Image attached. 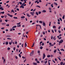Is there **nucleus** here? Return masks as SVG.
Segmentation results:
<instances>
[{"label": "nucleus", "mask_w": 65, "mask_h": 65, "mask_svg": "<svg viewBox=\"0 0 65 65\" xmlns=\"http://www.w3.org/2000/svg\"><path fill=\"white\" fill-rule=\"evenodd\" d=\"M43 26H45V23L44 22H43Z\"/></svg>", "instance_id": "5"}, {"label": "nucleus", "mask_w": 65, "mask_h": 65, "mask_svg": "<svg viewBox=\"0 0 65 65\" xmlns=\"http://www.w3.org/2000/svg\"><path fill=\"white\" fill-rule=\"evenodd\" d=\"M4 13H5L4 11H3V12H1L0 13V14H1V13H2V14H4Z\"/></svg>", "instance_id": "12"}, {"label": "nucleus", "mask_w": 65, "mask_h": 65, "mask_svg": "<svg viewBox=\"0 0 65 65\" xmlns=\"http://www.w3.org/2000/svg\"><path fill=\"white\" fill-rule=\"evenodd\" d=\"M30 13H31V14H32V13L33 14V13H35L34 12H30Z\"/></svg>", "instance_id": "42"}, {"label": "nucleus", "mask_w": 65, "mask_h": 65, "mask_svg": "<svg viewBox=\"0 0 65 65\" xmlns=\"http://www.w3.org/2000/svg\"><path fill=\"white\" fill-rule=\"evenodd\" d=\"M43 35H44V34H45V32H43Z\"/></svg>", "instance_id": "62"}, {"label": "nucleus", "mask_w": 65, "mask_h": 65, "mask_svg": "<svg viewBox=\"0 0 65 65\" xmlns=\"http://www.w3.org/2000/svg\"><path fill=\"white\" fill-rule=\"evenodd\" d=\"M4 16H2L1 17V18H4Z\"/></svg>", "instance_id": "56"}, {"label": "nucleus", "mask_w": 65, "mask_h": 65, "mask_svg": "<svg viewBox=\"0 0 65 65\" xmlns=\"http://www.w3.org/2000/svg\"><path fill=\"white\" fill-rule=\"evenodd\" d=\"M37 53H40V51H37Z\"/></svg>", "instance_id": "46"}, {"label": "nucleus", "mask_w": 65, "mask_h": 65, "mask_svg": "<svg viewBox=\"0 0 65 65\" xmlns=\"http://www.w3.org/2000/svg\"><path fill=\"white\" fill-rule=\"evenodd\" d=\"M38 1H39V0H37L35 1V3H37V4H39V2H38Z\"/></svg>", "instance_id": "4"}, {"label": "nucleus", "mask_w": 65, "mask_h": 65, "mask_svg": "<svg viewBox=\"0 0 65 65\" xmlns=\"http://www.w3.org/2000/svg\"><path fill=\"white\" fill-rule=\"evenodd\" d=\"M61 38H62L61 37H60L58 38V39H61Z\"/></svg>", "instance_id": "52"}, {"label": "nucleus", "mask_w": 65, "mask_h": 65, "mask_svg": "<svg viewBox=\"0 0 65 65\" xmlns=\"http://www.w3.org/2000/svg\"><path fill=\"white\" fill-rule=\"evenodd\" d=\"M57 58L58 59H59V60H60V61H61V59H60V58H59V57H58Z\"/></svg>", "instance_id": "38"}, {"label": "nucleus", "mask_w": 65, "mask_h": 65, "mask_svg": "<svg viewBox=\"0 0 65 65\" xmlns=\"http://www.w3.org/2000/svg\"><path fill=\"white\" fill-rule=\"evenodd\" d=\"M42 12H46V10H43L42 11Z\"/></svg>", "instance_id": "6"}, {"label": "nucleus", "mask_w": 65, "mask_h": 65, "mask_svg": "<svg viewBox=\"0 0 65 65\" xmlns=\"http://www.w3.org/2000/svg\"><path fill=\"white\" fill-rule=\"evenodd\" d=\"M3 62H4V63H5V59H4V60Z\"/></svg>", "instance_id": "57"}, {"label": "nucleus", "mask_w": 65, "mask_h": 65, "mask_svg": "<svg viewBox=\"0 0 65 65\" xmlns=\"http://www.w3.org/2000/svg\"><path fill=\"white\" fill-rule=\"evenodd\" d=\"M46 51H48V48H46Z\"/></svg>", "instance_id": "54"}, {"label": "nucleus", "mask_w": 65, "mask_h": 65, "mask_svg": "<svg viewBox=\"0 0 65 65\" xmlns=\"http://www.w3.org/2000/svg\"><path fill=\"white\" fill-rule=\"evenodd\" d=\"M63 62H61L60 63V65H62L63 64Z\"/></svg>", "instance_id": "20"}, {"label": "nucleus", "mask_w": 65, "mask_h": 65, "mask_svg": "<svg viewBox=\"0 0 65 65\" xmlns=\"http://www.w3.org/2000/svg\"><path fill=\"white\" fill-rule=\"evenodd\" d=\"M47 60L45 61V64H46V63H47Z\"/></svg>", "instance_id": "31"}, {"label": "nucleus", "mask_w": 65, "mask_h": 65, "mask_svg": "<svg viewBox=\"0 0 65 65\" xmlns=\"http://www.w3.org/2000/svg\"><path fill=\"white\" fill-rule=\"evenodd\" d=\"M33 64L34 65H37V63H36L33 62Z\"/></svg>", "instance_id": "10"}, {"label": "nucleus", "mask_w": 65, "mask_h": 65, "mask_svg": "<svg viewBox=\"0 0 65 65\" xmlns=\"http://www.w3.org/2000/svg\"><path fill=\"white\" fill-rule=\"evenodd\" d=\"M9 2V1H8L6 2V3H8Z\"/></svg>", "instance_id": "64"}, {"label": "nucleus", "mask_w": 65, "mask_h": 65, "mask_svg": "<svg viewBox=\"0 0 65 65\" xmlns=\"http://www.w3.org/2000/svg\"><path fill=\"white\" fill-rule=\"evenodd\" d=\"M62 19H63V20H64V19H65V15H63L62 16Z\"/></svg>", "instance_id": "9"}, {"label": "nucleus", "mask_w": 65, "mask_h": 65, "mask_svg": "<svg viewBox=\"0 0 65 65\" xmlns=\"http://www.w3.org/2000/svg\"><path fill=\"white\" fill-rule=\"evenodd\" d=\"M6 31H8V29H6Z\"/></svg>", "instance_id": "55"}, {"label": "nucleus", "mask_w": 65, "mask_h": 65, "mask_svg": "<svg viewBox=\"0 0 65 65\" xmlns=\"http://www.w3.org/2000/svg\"><path fill=\"white\" fill-rule=\"evenodd\" d=\"M16 10H17V11H19L20 10H19V8H17V9H16Z\"/></svg>", "instance_id": "35"}, {"label": "nucleus", "mask_w": 65, "mask_h": 65, "mask_svg": "<svg viewBox=\"0 0 65 65\" xmlns=\"http://www.w3.org/2000/svg\"><path fill=\"white\" fill-rule=\"evenodd\" d=\"M58 29H61V26H59L58 28Z\"/></svg>", "instance_id": "49"}, {"label": "nucleus", "mask_w": 65, "mask_h": 65, "mask_svg": "<svg viewBox=\"0 0 65 65\" xmlns=\"http://www.w3.org/2000/svg\"><path fill=\"white\" fill-rule=\"evenodd\" d=\"M54 5H57L58 4L56 3H54Z\"/></svg>", "instance_id": "14"}, {"label": "nucleus", "mask_w": 65, "mask_h": 65, "mask_svg": "<svg viewBox=\"0 0 65 65\" xmlns=\"http://www.w3.org/2000/svg\"><path fill=\"white\" fill-rule=\"evenodd\" d=\"M56 51H57V50H54V53H55L56 52Z\"/></svg>", "instance_id": "28"}, {"label": "nucleus", "mask_w": 65, "mask_h": 65, "mask_svg": "<svg viewBox=\"0 0 65 65\" xmlns=\"http://www.w3.org/2000/svg\"><path fill=\"white\" fill-rule=\"evenodd\" d=\"M17 27V26H14L12 28V29H13V28H16Z\"/></svg>", "instance_id": "21"}, {"label": "nucleus", "mask_w": 65, "mask_h": 65, "mask_svg": "<svg viewBox=\"0 0 65 65\" xmlns=\"http://www.w3.org/2000/svg\"><path fill=\"white\" fill-rule=\"evenodd\" d=\"M50 57H51V55H48L47 56V57H48V58H49Z\"/></svg>", "instance_id": "40"}, {"label": "nucleus", "mask_w": 65, "mask_h": 65, "mask_svg": "<svg viewBox=\"0 0 65 65\" xmlns=\"http://www.w3.org/2000/svg\"><path fill=\"white\" fill-rule=\"evenodd\" d=\"M7 39H9V40H11V39L10 38H7Z\"/></svg>", "instance_id": "37"}, {"label": "nucleus", "mask_w": 65, "mask_h": 65, "mask_svg": "<svg viewBox=\"0 0 65 65\" xmlns=\"http://www.w3.org/2000/svg\"><path fill=\"white\" fill-rule=\"evenodd\" d=\"M40 48L41 50H42V48H43V47H42V46H41Z\"/></svg>", "instance_id": "13"}, {"label": "nucleus", "mask_w": 65, "mask_h": 65, "mask_svg": "<svg viewBox=\"0 0 65 65\" xmlns=\"http://www.w3.org/2000/svg\"><path fill=\"white\" fill-rule=\"evenodd\" d=\"M61 51H65V50L63 49H61L60 50Z\"/></svg>", "instance_id": "22"}, {"label": "nucleus", "mask_w": 65, "mask_h": 65, "mask_svg": "<svg viewBox=\"0 0 65 65\" xmlns=\"http://www.w3.org/2000/svg\"><path fill=\"white\" fill-rule=\"evenodd\" d=\"M51 31H52V32L53 33H54V30H53V29H52V30H51Z\"/></svg>", "instance_id": "41"}, {"label": "nucleus", "mask_w": 65, "mask_h": 65, "mask_svg": "<svg viewBox=\"0 0 65 65\" xmlns=\"http://www.w3.org/2000/svg\"><path fill=\"white\" fill-rule=\"evenodd\" d=\"M53 29H55V28H56V26H53Z\"/></svg>", "instance_id": "7"}, {"label": "nucleus", "mask_w": 65, "mask_h": 65, "mask_svg": "<svg viewBox=\"0 0 65 65\" xmlns=\"http://www.w3.org/2000/svg\"><path fill=\"white\" fill-rule=\"evenodd\" d=\"M19 3L20 4V5H21V4H22V2H19Z\"/></svg>", "instance_id": "29"}, {"label": "nucleus", "mask_w": 65, "mask_h": 65, "mask_svg": "<svg viewBox=\"0 0 65 65\" xmlns=\"http://www.w3.org/2000/svg\"><path fill=\"white\" fill-rule=\"evenodd\" d=\"M52 61H53V62H54V63H55L56 62H55V61H54V60H52Z\"/></svg>", "instance_id": "34"}, {"label": "nucleus", "mask_w": 65, "mask_h": 65, "mask_svg": "<svg viewBox=\"0 0 65 65\" xmlns=\"http://www.w3.org/2000/svg\"><path fill=\"white\" fill-rule=\"evenodd\" d=\"M21 25H17V27H21Z\"/></svg>", "instance_id": "27"}, {"label": "nucleus", "mask_w": 65, "mask_h": 65, "mask_svg": "<svg viewBox=\"0 0 65 65\" xmlns=\"http://www.w3.org/2000/svg\"><path fill=\"white\" fill-rule=\"evenodd\" d=\"M5 28L4 27H3L2 28H1V29H4Z\"/></svg>", "instance_id": "61"}, {"label": "nucleus", "mask_w": 65, "mask_h": 65, "mask_svg": "<svg viewBox=\"0 0 65 65\" xmlns=\"http://www.w3.org/2000/svg\"><path fill=\"white\" fill-rule=\"evenodd\" d=\"M5 44L6 45H7L8 44V42H6Z\"/></svg>", "instance_id": "15"}, {"label": "nucleus", "mask_w": 65, "mask_h": 65, "mask_svg": "<svg viewBox=\"0 0 65 65\" xmlns=\"http://www.w3.org/2000/svg\"><path fill=\"white\" fill-rule=\"evenodd\" d=\"M25 18V16H22L21 17V18Z\"/></svg>", "instance_id": "23"}, {"label": "nucleus", "mask_w": 65, "mask_h": 65, "mask_svg": "<svg viewBox=\"0 0 65 65\" xmlns=\"http://www.w3.org/2000/svg\"><path fill=\"white\" fill-rule=\"evenodd\" d=\"M36 14L37 15H38V12H36Z\"/></svg>", "instance_id": "17"}, {"label": "nucleus", "mask_w": 65, "mask_h": 65, "mask_svg": "<svg viewBox=\"0 0 65 65\" xmlns=\"http://www.w3.org/2000/svg\"><path fill=\"white\" fill-rule=\"evenodd\" d=\"M10 47H8L7 48V50H8V51L10 50Z\"/></svg>", "instance_id": "24"}, {"label": "nucleus", "mask_w": 65, "mask_h": 65, "mask_svg": "<svg viewBox=\"0 0 65 65\" xmlns=\"http://www.w3.org/2000/svg\"><path fill=\"white\" fill-rule=\"evenodd\" d=\"M6 26H9V24H7L6 25Z\"/></svg>", "instance_id": "51"}, {"label": "nucleus", "mask_w": 65, "mask_h": 65, "mask_svg": "<svg viewBox=\"0 0 65 65\" xmlns=\"http://www.w3.org/2000/svg\"><path fill=\"white\" fill-rule=\"evenodd\" d=\"M37 6V7H39V8H40V6Z\"/></svg>", "instance_id": "53"}, {"label": "nucleus", "mask_w": 65, "mask_h": 65, "mask_svg": "<svg viewBox=\"0 0 65 65\" xmlns=\"http://www.w3.org/2000/svg\"><path fill=\"white\" fill-rule=\"evenodd\" d=\"M29 32H26V34H28Z\"/></svg>", "instance_id": "60"}, {"label": "nucleus", "mask_w": 65, "mask_h": 65, "mask_svg": "<svg viewBox=\"0 0 65 65\" xmlns=\"http://www.w3.org/2000/svg\"><path fill=\"white\" fill-rule=\"evenodd\" d=\"M13 50L14 51H15V47H13Z\"/></svg>", "instance_id": "48"}, {"label": "nucleus", "mask_w": 65, "mask_h": 65, "mask_svg": "<svg viewBox=\"0 0 65 65\" xmlns=\"http://www.w3.org/2000/svg\"><path fill=\"white\" fill-rule=\"evenodd\" d=\"M54 46V45H53V44L51 45H50V46Z\"/></svg>", "instance_id": "47"}, {"label": "nucleus", "mask_w": 65, "mask_h": 65, "mask_svg": "<svg viewBox=\"0 0 65 65\" xmlns=\"http://www.w3.org/2000/svg\"><path fill=\"white\" fill-rule=\"evenodd\" d=\"M63 42V40L61 39L60 40V41L59 42V43H62Z\"/></svg>", "instance_id": "1"}, {"label": "nucleus", "mask_w": 65, "mask_h": 65, "mask_svg": "<svg viewBox=\"0 0 65 65\" xmlns=\"http://www.w3.org/2000/svg\"><path fill=\"white\" fill-rule=\"evenodd\" d=\"M9 17H11V18H12V17H13V15H9Z\"/></svg>", "instance_id": "26"}, {"label": "nucleus", "mask_w": 65, "mask_h": 65, "mask_svg": "<svg viewBox=\"0 0 65 65\" xmlns=\"http://www.w3.org/2000/svg\"><path fill=\"white\" fill-rule=\"evenodd\" d=\"M34 54V51H32L31 52V53L30 54V56H33V55Z\"/></svg>", "instance_id": "2"}, {"label": "nucleus", "mask_w": 65, "mask_h": 65, "mask_svg": "<svg viewBox=\"0 0 65 65\" xmlns=\"http://www.w3.org/2000/svg\"><path fill=\"white\" fill-rule=\"evenodd\" d=\"M53 39H54V40H55L56 39V38H55V36H54L53 37Z\"/></svg>", "instance_id": "16"}, {"label": "nucleus", "mask_w": 65, "mask_h": 65, "mask_svg": "<svg viewBox=\"0 0 65 65\" xmlns=\"http://www.w3.org/2000/svg\"><path fill=\"white\" fill-rule=\"evenodd\" d=\"M58 31L59 33H61V31H60V30H58Z\"/></svg>", "instance_id": "44"}, {"label": "nucleus", "mask_w": 65, "mask_h": 65, "mask_svg": "<svg viewBox=\"0 0 65 65\" xmlns=\"http://www.w3.org/2000/svg\"><path fill=\"white\" fill-rule=\"evenodd\" d=\"M48 65H50V62H48Z\"/></svg>", "instance_id": "58"}, {"label": "nucleus", "mask_w": 65, "mask_h": 65, "mask_svg": "<svg viewBox=\"0 0 65 65\" xmlns=\"http://www.w3.org/2000/svg\"><path fill=\"white\" fill-rule=\"evenodd\" d=\"M19 56L20 57H21V54H19Z\"/></svg>", "instance_id": "50"}, {"label": "nucleus", "mask_w": 65, "mask_h": 65, "mask_svg": "<svg viewBox=\"0 0 65 65\" xmlns=\"http://www.w3.org/2000/svg\"><path fill=\"white\" fill-rule=\"evenodd\" d=\"M51 22H50L49 23V26H51Z\"/></svg>", "instance_id": "36"}, {"label": "nucleus", "mask_w": 65, "mask_h": 65, "mask_svg": "<svg viewBox=\"0 0 65 65\" xmlns=\"http://www.w3.org/2000/svg\"><path fill=\"white\" fill-rule=\"evenodd\" d=\"M21 6L22 7L24 6V4H22Z\"/></svg>", "instance_id": "59"}, {"label": "nucleus", "mask_w": 65, "mask_h": 65, "mask_svg": "<svg viewBox=\"0 0 65 65\" xmlns=\"http://www.w3.org/2000/svg\"><path fill=\"white\" fill-rule=\"evenodd\" d=\"M11 12H13V13H14V10H13L12 9L11 10Z\"/></svg>", "instance_id": "19"}, {"label": "nucleus", "mask_w": 65, "mask_h": 65, "mask_svg": "<svg viewBox=\"0 0 65 65\" xmlns=\"http://www.w3.org/2000/svg\"><path fill=\"white\" fill-rule=\"evenodd\" d=\"M13 19H18V18L17 17H14Z\"/></svg>", "instance_id": "30"}, {"label": "nucleus", "mask_w": 65, "mask_h": 65, "mask_svg": "<svg viewBox=\"0 0 65 65\" xmlns=\"http://www.w3.org/2000/svg\"><path fill=\"white\" fill-rule=\"evenodd\" d=\"M21 24V22H19V23H17V25H20Z\"/></svg>", "instance_id": "39"}, {"label": "nucleus", "mask_w": 65, "mask_h": 65, "mask_svg": "<svg viewBox=\"0 0 65 65\" xmlns=\"http://www.w3.org/2000/svg\"><path fill=\"white\" fill-rule=\"evenodd\" d=\"M38 13L39 14H40L41 13V11H39Z\"/></svg>", "instance_id": "18"}, {"label": "nucleus", "mask_w": 65, "mask_h": 65, "mask_svg": "<svg viewBox=\"0 0 65 65\" xmlns=\"http://www.w3.org/2000/svg\"><path fill=\"white\" fill-rule=\"evenodd\" d=\"M0 9H1V10H4V9L2 8V7H0Z\"/></svg>", "instance_id": "8"}, {"label": "nucleus", "mask_w": 65, "mask_h": 65, "mask_svg": "<svg viewBox=\"0 0 65 65\" xmlns=\"http://www.w3.org/2000/svg\"><path fill=\"white\" fill-rule=\"evenodd\" d=\"M7 37H10L11 36H10V35H8L7 36Z\"/></svg>", "instance_id": "11"}, {"label": "nucleus", "mask_w": 65, "mask_h": 65, "mask_svg": "<svg viewBox=\"0 0 65 65\" xmlns=\"http://www.w3.org/2000/svg\"><path fill=\"white\" fill-rule=\"evenodd\" d=\"M51 7H52V8H53V7H54V6H53V4H52L51 5Z\"/></svg>", "instance_id": "33"}, {"label": "nucleus", "mask_w": 65, "mask_h": 65, "mask_svg": "<svg viewBox=\"0 0 65 65\" xmlns=\"http://www.w3.org/2000/svg\"><path fill=\"white\" fill-rule=\"evenodd\" d=\"M27 43H26L25 44V47H27Z\"/></svg>", "instance_id": "32"}, {"label": "nucleus", "mask_w": 65, "mask_h": 65, "mask_svg": "<svg viewBox=\"0 0 65 65\" xmlns=\"http://www.w3.org/2000/svg\"><path fill=\"white\" fill-rule=\"evenodd\" d=\"M59 19L61 21H62V19L61 18H59Z\"/></svg>", "instance_id": "43"}, {"label": "nucleus", "mask_w": 65, "mask_h": 65, "mask_svg": "<svg viewBox=\"0 0 65 65\" xmlns=\"http://www.w3.org/2000/svg\"><path fill=\"white\" fill-rule=\"evenodd\" d=\"M43 59H44L45 57V54H44V53L43 54Z\"/></svg>", "instance_id": "3"}, {"label": "nucleus", "mask_w": 65, "mask_h": 65, "mask_svg": "<svg viewBox=\"0 0 65 65\" xmlns=\"http://www.w3.org/2000/svg\"><path fill=\"white\" fill-rule=\"evenodd\" d=\"M51 39H53V36H51Z\"/></svg>", "instance_id": "63"}, {"label": "nucleus", "mask_w": 65, "mask_h": 65, "mask_svg": "<svg viewBox=\"0 0 65 65\" xmlns=\"http://www.w3.org/2000/svg\"><path fill=\"white\" fill-rule=\"evenodd\" d=\"M39 23H42V22L41 21H39Z\"/></svg>", "instance_id": "25"}, {"label": "nucleus", "mask_w": 65, "mask_h": 65, "mask_svg": "<svg viewBox=\"0 0 65 65\" xmlns=\"http://www.w3.org/2000/svg\"><path fill=\"white\" fill-rule=\"evenodd\" d=\"M22 58H23V59H25V58H26V57H24V56H23L22 57Z\"/></svg>", "instance_id": "45"}]
</instances>
